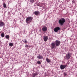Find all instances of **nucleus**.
<instances>
[{
	"mask_svg": "<svg viewBox=\"0 0 77 77\" xmlns=\"http://www.w3.org/2000/svg\"><path fill=\"white\" fill-rule=\"evenodd\" d=\"M3 7L5 8H6V4L5 3L3 4Z\"/></svg>",
	"mask_w": 77,
	"mask_h": 77,
	"instance_id": "nucleus-18",
	"label": "nucleus"
},
{
	"mask_svg": "<svg viewBox=\"0 0 77 77\" xmlns=\"http://www.w3.org/2000/svg\"><path fill=\"white\" fill-rule=\"evenodd\" d=\"M37 58L38 59H42L44 58V57L42 55H39L37 57Z\"/></svg>",
	"mask_w": 77,
	"mask_h": 77,
	"instance_id": "nucleus-11",
	"label": "nucleus"
},
{
	"mask_svg": "<svg viewBox=\"0 0 77 77\" xmlns=\"http://www.w3.org/2000/svg\"><path fill=\"white\" fill-rule=\"evenodd\" d=\"M72 3H75V2H74V0H73L72 1Z\"/></svg>",
	"mask_w": 77,
	"mask_h": 77,
	"instance_id": "nucleus-23",
	"label": "nucleus"
},
{
	"mask_svg": "<svg viewBox=\"0 0 77 77\" xmlns=\"http://www.w3.org/2000/svg\"><path fill=\"white\" fill-rule=\"evenodd\" d=\"M29 47V46L27 45H26L25 46V47H26V48H27Z\"/></svg>",
	"mask_w": 77,
	"mask_h": 77,
	"instance_id": "nucleus-22",
	"label": "nucleus"
},
{
	"mask_svg": "<svg viewBox=\"0 0 77 77\" xmlns=\"http://www.w3.org/2000/svg\"><path fill=\"white\" fill-rule=\"evenodd\" d=\"M34 14L35 15H38L40 13L39 12L37 11H35Z\"/></svg>",
	"mask_w": 77,
	"mask_h": 77,
	"instance_id": "nucleus-12",
	"label": "nucleus"
},
{
	"mask_svg": "<svg viewBox=\"0 0 77 77\" xmlns=\"http://www.w3.org/2000/svg\"><path fill=\"white\" fill-rule=\"evenodd\" d=\"M1 36L2 37V38L5 37V33H4V32H2V33Z\"/></svg>",
	"mask_w": 77,
	"mask_h": 77,
	"instance_id": "nucleus-16",
	"label": "nucleus"
},
{
	"mask_svg": "<svg viewBox=\"0 0 77 77\" xmlns=\"http://www.w3.org/2000/svg\"><path fill=\"white\" fill-rule=\"evenodd\" d=\"M55 44L56 46L57 47V46H59L60 44V41L56 40L55 42Z\"/></svg>",
	"mask_w": 77,
	"mask_h": 77,
	"instance_id": "nucleus-4",
	"label": "nucleus"
},
{
	"mask_svg": "<svg viewBox=\"0 0 77 77\" xmlns=\"http://www.w3.org/2000/svg\"><path fill=\"white\" fill-rule=\"evenodd\" d=\"M48 36H43V39L44 41L45 42H46V41H47V40H48Z\"/></svg>",
	"mask_w": 77,
	"mask_h": 77,
	"instance_id": "nucleus-8",
	"label": "nucleus"
},
{
	"mask_svg": "<svg viewBox=\"0 0 77 77\" xmlns=\"http://www.w3.org/2000/svg\"><path fill=\"white\" fill-rule=\"evenodd\" d=\"M42 30L44 32H45L47 30V28L46 26H44L42 28Z\"/></svg>",
	"mask_w": 77,
	"mask_h": 77,
	"instance_id": "nucleus-10",
	"label": "nucleus"
},
{
	"mask_svg": "<svg viewBox=\"0 0 77 77\" xmlns=\"http://www.w3.org/2000/svg\"><path fill=\"white\" fill-rule=\"evenodd\" d=\"M30 2H31V3H33L34 2V0H30Z\"/></svg>",
	"mask_w": 77,
	"mask_h": 77,
	"instance_id": "nucleus-20",
	"label": "nucleus"
},
{
	"mask_svg": "<svg viewBox=\"0 0 77 77\" xmlns=\"http://www.w3.org/2000/svg\"><path fill=\"white\" fill-rule=\"evenodd\" d=\"M24 42L25 43V44H27V43L28 42L26 40H25L24 41Z\"/></svg>",
	"mask_w": 77,
	"mask_h": 77,
	"instance_id": "nucleus-21",
	"label": "nucleus"
},
{
	"mask_svg": "<svg viewBox=\"0 0 77 77\" xmlns=\"http://www.w3.org/2000/svg\"><path fill=\"white\" fill-rule=\"evenodd\" d=\"M9 45L10 47H12L14 45V43H10L9 44Z\"/></svg>",
	"mask_w": 77,
	"mask_h": 77,
	"instance_id": "nucleus-15",
	"label": "nucleus"
},
{
	"mask_svg": "<svg viewBox=\"0 0 77 77\" xmlns=\"http://www.w3.org/2000/svg\"><path fill=\"white\" fill-rule=\"evenodd\" d=\"M37 63H38V64H41V62L39 61H38L37 62Z\"/></svg>",
	"mask_w": 77,
	"mask_h": 77,
	"instance_id": "nucleus-19",
	"label": "nucleus"
},
{
	"mask_svg": "<svg viewBox=\"0 0 77 77\" xmlns=\"http://www.w3.org/2000/svg\"><path fill=\"white\" fill-rule=\"evenodd\" d=\"M67 65L62 64L60 66V68L61 69H64L67 66Z\"/></svg>",
	"mask_w": 77,
	"mask_h": 77,
	"instance_id": "nucleus-7",
	"label": "nucleus"
},
{
	"mask_svg": "<svg viewBox=\"0 0 77 77\" xmlns=\"http://www.w3.org/2000/svg\"><path fill=\"white\" fill-rule=\"evenodd\" d=\"M64 75H67V74H66V73H64Z\"/></svg>",
	"mask_w": 77,
	"mask_h": 77,
	"instance_id": "nucleus-24",
	"label": "nucleus"
},
{
	"mask_svg": "<svg viewBox=\"0 0 77 77\" xmlns=\"http://www.w3.org/2000/svg\"><path fill=\"white\" fill-rule=\"evenodd\" d=\"M56 45L54 42H52L51 43V49H53V48H56Z\"/></svg>",
	"mask_w": 77,
	"mask_h": 77,
	"instance_id": "nucleus-5",
	"label": "nucleus"
},
{
	"mask_svg": "<svg viewBox=\"0 0 77 77\" xmlns=\"http://www.w3.org/2000/svg\"><path fill=\"white\" fill-rule=\"evenodd\" d=\"M46 61L48 63H50V62L51 61L48 58H47L46 59Z\"/></svg>",
	"mask_w": 77,
	"mask_h": 77,
	"instance_id": "nucleus-13",
	"label": "nucleus"
},
{
	"mask_svg": "<svg viewBox=\"0 0 77 77\" xmlns=\"http://www.w3.org/2000/svg\"><path fill=\"white\" fill-rule=\"evenodd\" d=\"M71 57V55L70 53H68L66 55V59H70V57Z\"/></svg>",
	"mask_w": 77,
	"mask_h": 77,
	"instance_id": "nucleus-3",
	"label": "nucleus"
},
{
	"mask_svg": "<svg viewBox=\"0 0 77 77\" xmlns=\"http://www.w3.org/2000/svg\"><path fill=\"white\" fill-rule=\"evenodd\" d=\"M33 77H35L36 75H38V73H37V72L34 73H33Z\"/></svg>",
	"mask_w": 77,
	"mask_h": 77,
	"instance_id": "nucleus-17",
	"label": "nucleus"
},
{
	"mask_svg": "<svg viewBox=\"0 0 77 77\" xmlns=\"http://www.w3.org/2000/svg\"><path fill=\"white\" fill-rule=\"evenodd\" d=\"M5 26V23L3 22L0 21V27H3Z\"/></svg>",
	"mask_w": 77,
	"mask_h": 77,
	"instance_id": "nucleus-9",
	"label": "nucleus"
},
{
	"mask_svg": "<svg viewBox=\"0 0 77 77\" xmlns=\"http://www.w3.org/2000/svg\"><path fill=\"white\" fill-rule=\"evenodd\" d=\"M66 20L65 19L63 18H61V19L59 20V23L60 24V26H63L64 23H65Z\"/></svg>",
	"mask_w": 77,
	"mask_h": 77,
	"instance_id": "nucleus-1",
	"label": "nucleus"
},
{
	"mask_svg": "<svg viewBox=\"0 0 77 77\" xmlns=\"http://www.w3.org/2000/svg\"><path fill=\"white\" fill-rule=\"evenodd\" d=\"M54 32H57L58 31L60 30V28L59 27H57L54 28Z\"/></svg>",
	"mask_w": 77,
	"mask_h": 77,
	"instance_id": "nucleus-6",
	"label": "nucleus"
},
{
	"mask_svg": "<svg viewBox=\"0 0 77 77\" xmlns=\"http://www.w3.org/2000/svg\"><path fill=\"white\" fill-rule=\"evenodd\" d=\"M32 20H33V17H28L26 19V23L29 24V23H31Z\"/></svg>",
	"mask_w": 77,
	"mask_h": 77,
	"instance_id": "nucleus-2",
	"label": "nucleus"
},
{
	"mask_svg": "<svg viewBox=\"0 0 77 77\" xmlns=\"http://www.w3.org/2000/svg\"><path fill=\"white\" fill-rule=\"evenodd\" d=\"M5 38L6 39H8V40H9V35H6L5 36Z\"/></svg>",
	"mask_w": 77,
	"mask_h": 77,
	"instance_id": "nucleus-14",
	"label": "nucleus"
}]
</instances>
